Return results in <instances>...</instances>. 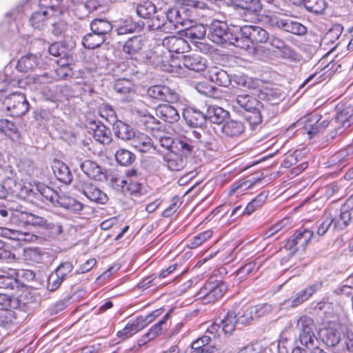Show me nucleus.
Listing matches in <instances>:
<instances>
[{
	"label": "nucleus",
	"mask_w": 353,
	"mask_h": 353,
	"mask_svg": "<svg viewBox=\"0 0 353 353\" xmlns=\"http://www.w3.org/2000/svg\"><path fill=\"white\" fill-rule=\"evenodd\" d=\"M0 235L10 240L17 241H30L32 236L27 232L19 230L9 229L7 228H0Z\"/></svg>",
	"instance_id": "33"
},
{
	"label": "nucleus",
	"mask_w": 353,
	"mask_h": 353,
	"mask_svg": "<svg viewBox=\"0 0 353 353\" xmlns=\"http://www.w3.org/2000/svg\"><path fill=\"white\" fill-rule=\"evenodd\" d=\"M12 193L23 199L31 196L34 197V185L30 183L23 184L21 183L15 182L12 189Z\"/></svg>",
	"instance_id": "38"
},
{
	"label": "nucleus",
	"mask_w": 353,
	"mask_h": 353,
	"mask_svg": "<svg viewBox=\"0 0 353 353\" xmlns=\"http://www.w3.org/2000/svg\"><path fill=\"white\" fill-rule=\"evenodd\" d=\"M106 40L104 36L91 31L83 37L82 45L88 49H95L101 46Z\"/></svg>",
	"instance_id": "32"
},
{
	"label": "nucleus",
	"mask_w": 353,
	"mask_h": 353,
	"mask_svg": "<svg viewBox=\"0 0 353 353\" xmlns=\"http://www.w3.org/2000/svg\"><path fill=\"white\" fill-rule=\"evenodd\" d=\"M89 129L92 131L94 139L102 143L108 144L112 141L110 130L100 121H91L89 122Z\"/></svg>",
	"instance_id": "16"
},
{
	"label": "nucleus",
	"mask_w": 353,
	"mask_h": 353,
	"mask_svg": "<svg viewBox=\"0 0 353 353\" xmlns=\"http://www.w3.org/2000/svg\"><path fill=\"white\" fill-rule=\"evenodd\" d=\"M156 115L168 123H175L180 119L177 110L168 104L159 105L156 109Z\"/></svg>",
	"instance_id": "23"
},
{
	"label": "nucleus",
	"mask_w": 353,
	"mask_h": 353,
	"mask_svg": "<svg viewBox=\"0 0 353 353\" xmlns=\"http://www.w3.org/2000/svg\"><path fill=\"white\" fill-rule=\"evenodd\" d=\"M130 144L138 151L143 153L150 152L156 150V147L154 145V142L152 139L143 133L136 134L130 141Z\"/></svg>",
	"instance_id": "20"
},
{
	"label": "nucleus",
	"mask_w": 353,
	"mask_h": 353,
	"mask_svg": "<svg viewBox=\"0 0 353 353\" xmlns=\"http://www.w3.org/2000/svg\"><path fill=\"white\" fill-rule=\"evenodd\" d=\"M113 132L118 139L124 141H131L136 134L132 126L120 120L115 121L113 124Z\"/></svg>",
	"instance_id": "21"
},
{
	"label": "nucleus",
	"mask_w": 353,
	"mask_h": 353,
	"mask_svg": "<svg viewBox=\"0 0 353 353\" xmlns=\"http://www.w3.org/2000/svg\"><path fill=\"white\" fill-rule=\"evenodd\" d=\"M114 157L117 162L123 166L131 165L136 158L134 153L126 149L118 150L116 152Z\"/></svg>",
	"instance_id": "45"
},
{
	"label": "nucleus",
	"mask_w": 353,
	"mask_h": 353,
	"mask_svg": "<svg viewBox=\"0 0 353 353\" xmlns=\"http://www.w3.org/2000/svg\"><path fill=\"white\" fill-rule=\"evenodd\" d=\"M52 170L57 179L63 183L70 184L72 174L69 168L61 161H56L52 165Z\"/></svg>",
	"instance_id": "28"
},
{
	"label": "nucleus",
	"mask_w": 353,
	"mask_h": 353,
	"mask_svg": "<svg viewBox=\"0 0 353 353\" xmlns=\"http://www.w3.org/2000/svg\"><path fill=\"white\" fill-rule=\"evenodd\" d=\"M310 297V296L305 288L296 293L295 296L286 300L284 305L289 307H296L307 301Z\"/></svg>",
	"instance_id": "51"
},
{
	"label": "nucleus",
	"mask_w": 353,
	"mask_h": 353,
	"mask_svg": "<svg viewBox=\"0 0 353 353\" xmlns=\"http://www.w3.org/2000/svg\"><path fill=\"white\" fill-rule=\"evenodd\" d=\"M147 95L159 101L173 103L178 100V94L166 85H155L147 89Z\"/></svg>",
	"instance_id": "9"
},
{
	"label": "nucleus",
	"mask_w": 353,
	"mask_h": 353,
	"mask_svg": "<svg viewBox=\"0 0 353 353\" xmlns=\"http://www.w3.org/2000/svg\"><path fill=\"white\" fill-rule=\"evenodd\" d=\"M228 45H232L237 48L245 50L248 54H254L256 48L252 44L251 41L248 38L238 37L236 34H233L232 41L229 42Z\"/></svg>",
	"instance_id": "40"
},
{
	"label": "nucleus",
	"mask_w": 353,
	"mask_h": 353,
	"mask_svg": "<svg viewBox=\"0 0 353 353\" xmlns=\"http://www.w3.org/2000/svg\"><path fill=\"white\" fill-rule=\"evenodd\" d=\"M81 189L83 194L91 201L103 204L108 201L107 195L92 183L84 182Z\"/></svg>",
	"instance_id": "18"
},
{
	"label": "nucleus",
	"mask_w": 353,
	"mask_h": 353,
	"mask_svg": "<svg viewBox=\"0 0 353 353\" xmlns=\"http://www.w3.org/2000/svg\"><path fill=\"white\" fill-rule=\"evenodd\" d=\"M205 59L197 54L185 55L183 59V65L189 70L196 72L203 71L205 70Z\"/></svg>",
	"instance_id": "30"
},
{
	"label": "nucleus",
	"mask_w": 353,
	"mask_h": 353,
	"mask_svg": "<svg viewBox=\"0 0 353 353\" xmlns=\"http://www.w3.org/2000/svg\"><path fill=\"white\" fill-rule=\"evenodd\" d=\"M261 178L259 176H250V178L234 183L230 187V192H235L239 189L243 188V190L251 188L256 182L259 181Z\"/></svg>",
	"instance_id": "55"
},
{
	"label": "nucleus",
	"mask_w": 353,
	"mask_h": 353,
	"mask_svg": "<svg viewBox=\"0 0 353 353\" xmlns=\"http://www.w3.org/2000/svg\"><path fill=\"white\" fill-rule=\"evenodd\" d=\"M320 336L323 343L327 346L334 347L341 341V332L333 327L323 328L320 331Z\"/></svg>",
	"instance_id": "29"
},
{
	"label": "nucleus",
	"mask_w": 353,
	"mask_h": 353,
	"mask_svg": "<svg viewBox=\"0 0 353 353\" xmlns=\"http://www.w3.org/2000/svg\"><path fill=\"white\" fill-rule=\"evenodd\" d=\"M233 108L237 112L245 111V119L251 125H256L262 122L266 111L265 105L248 94H236L232 100Z\"/></svg>",
	"instance_id": "2"
},
{
	"label": "nucleus",
	"mask_w": 353,
	"mask_h": 353,
	"mask_svg": "<svg viewBox=\"0 0 353 353\" xmlns=\"http://www.w3.org/2000/svg\"><path fill=\"white\" fill-rule=\"evenodd\" d=\"M325 195L328 199L335 197V200L340 199L344 196L343 188L339 182L332 183L325 188Z\"/></svg>",
	"instance_id": "49"
},
{
	"label": "nucleus",
	"mask_w": 353,
	"mask_h": 353,
	"mask_svg": "<svg viewBox=\"0 0 353 353\" xmlns=\"http://www.w3.org/2000/svg\"><path fill=\"white\" fill-rule=\"evenodd\" d=\"M11 308H0V326L7 327L16 320V313Z\"/></svg>",
	"instance_id": "52"
},
{
	"label": "nucleus",
	"mask_w": 353,
	"mask_h": 353,
	"mask_svg": "<svg viewBox=\"0 0 353 353\" xmlns=\"http://www.w3.org/2000/svg\"><path fill=\"white\" fill-rule=\"evenodd\" d=\"M232 2L241 9L256 13L262 9L260 0H232Z\"/></svg>",
	"instance_id": "41"
},
{
	"label": "nucleus",
	"mask_w": 353,
	"mask_h": 353,
	"mask_svg": "<svg viewBox=\"0 0 353 353\" xmlns=\"http://www.w3.org/2000/svg\"><path fill=\"white\" fill-rule=\"evenodd\" d=\"M155 16L151 18V23L148 25L149 30H159L164 33H171L174 30V25H172L166 19L165 13L161 9L157 10Z\"/></svg>",
	"instance_id": "13"
},
{
	"label": "nucleus",
	"mask_w": 353,
	"mask_h": 353,
	"mask_svg": "<svg viewBox=\"0 0 353 353\" xmlns=\"http://www.w3.org/2000/svg\"><path fill=\"white\" fill-rule=\"evenodd\" d=\"M294 234L298 237L301 251H304L306 245L314 235L313 232L307 229L301 228L296 230Z\"/></svg>",
	"instance_id": "54"
},
{
	"label": "nucleus",
	"mask_w": 353,
	"mask_h": 353,
	"mask_svg": "<svg viewBox=\"0 0 353 353\" xmlns=\"http://www.w3.org/2000/svg\"><path fill=\"white\" fill-rule=\"evenodd\" d=\"M90 28L91 31L96 32L107 39L112 30V25L106 19H94L90 23Z\"/></svg>",
	"instance_id": "31"
},
{
	"label": "nucleus",
	"mask_w": 353,
	"mask_h": 353,
	"mask_svg": "<svg viewBox=\"0 0 353 353\" xmlns=\"http://www.w3.org/2000/svg\"><path fill=\"white\" fill-rule=\"evenodd\" d=\"M183 116L186 123L194 128L201 127L206 121V113L195 108L185 109Z\"/></svg>",
	"instance_id": "19"
},
{
	"label": "nucleus",
	"mask_w": 353,
	"mask_h": 353,
	"mask_svg": "<svg viewBox=\"0 0 353 353\" xmlns=\"http://www.w3.org/2000/svg\"><path fill=\"white\" fill-rule=\"evenodd\" d=\"M3 105L12 117H20L29 110V103L24 94L14 92L6 97Z\"/></svg>",
	"instance_id": "4"
},
{
	"label": "nucleus",
	"mask_w": 353,
	"mask_h": 353,
	"mask_svg": "<svg viewBox=\"0 0 353 353\" xmlns=\"http://www.w3.org/2000/svg\"><path fill=\"white\" fill-rule=\"evenodd\" d=\"M40 10H48L50 15H54L55 12H59V0H39Z\"/></svg>",
	"instance_id": "58"
},
{
	"label": "nucleus",
	"mask_w": 353,
	"mask_h": 353,
	"mask_svg": "<svg viewBox=\"0 0 353 353\" xmlns=\"http://www.w3.org/2000/svg\"><path fill=\"white\" fill-rule=\"evenodd\" d=\"M245 131L243 122L237 120H230L223 123L221 127L223 134L230 138H236L241 136Z\"/></svg>",
	"instance_id": "26"
},
{
	"label": "nucleus",
	"mask_w": 353,
	"mask_h": 353,
	"mask_svg": "<svg viewBox=\"0 0 353 353\" xmlns=\"http://www.w3.org/2000/svg\"><path fill=\"white\" fill-rule=\"evenodd\" d=\"M165 13L166 19L172 25H174V30L179 28V23H181V18H180L179 7L169 8L163 10Z\"/></svg>",
	"instance_id": "53"
},
{
	"label": "nucleus",
	"mask_w": 353,
	"mask_h": 353,
	"mask_svg": "<svg viewBox=\"0 0 353 353\" xmlns=\"http://www.w3.org/2000/svg\"><path fill=\"white\" fill-rule=\"evenodd\" d=\"M206 34V28L204 25L199 23L186 28L184 35L192 42L196 43V40L204 39Z\"/></svg>",
	"instance_id": "35"
},
{
	"label": "nucleus",
	"mask_w": 353,
	"mask_h": 353,
	"mask_svg": "<svg viewBox=\"0 0 353 353\" xmlns=\"http://www.w3.org/2000/svg\"><path fill=\"white\" fill-rule=\"evenodd\" d=\"M63 280L64 279L54 271L48 276L47 288L53 292L60 287Z\"/></svg>",
	"instance_id": "64"
},
{
	"label": "nucleus",
	"mask_w": 353,
	"mask_h": 353,
	"mask_svg": "<svg viewBox=\"0 0 353 353\" xmlns=\"http://www.w3.org/2000/svg\"><path fill=\"white\" fill-rule=\"evenodd\" d=\"M239 30L241 35L248 38L254 46L255 43H265L268 41V32L259 26H243Z\"/></svg>",
	"instance_id": "10"
},
{
	"label": "nucleus",
	"mask_w": 353,
	"mask_h": 353,
	"mask_svg": "<svg viewBox=\"0 0 353 353\" xmlns=\"http://www.w3.org/2000/svg\"><path fill=\"white\" fill-rule=\"evenodd\" d=\"M296 327L299 332L300 343L305 347L312 346L316 340L314 333L313 319L306 316H301L297 321Z\"/></svg>",
	"instance_id": "7"
},
{
	"label": "nucleus",
	"mask_w": 353,
	"mask_h": 353,
	"mask_svg": "<svg viewBox=\"0 0 353 353\" xmlns=\"http://www.w3.org/2000/svg\"><path fill=\"white\" fill-rule=\"evenodd\" d=\"M227 286L223 282L208 281L198 292L204 303H214L223 296Z\"/></svg>",
	"instance_id": "6"
},
{
	"label": "nucleus",
	"mask_w": 353,
	"mask_h": 353,
	"mask_svg": "<svg viewBox=\"0 0 353 353\" xmlns=\"http://www.w3.org/2000/svg\"><path fill=\"white\" fill-rule=\"evenodd\" d=\"M222 325V331L225 334H231L237 325V319L236 311L230 310L224 316V318L221 321Z\"/></svg>",
	"instance_id": "37"
},
{
	"label": "nucleus",
	"mask_w": 353,
	"mask_h": 353,
	"mask_svg": "<svg viewBox=\"0 0 353 353\" xmlns=\"http://www.w3.org/2000/svg\"><path fill=\"white\" fill-rule=\"evenodd\" d=\"M81 170L89 177L94 179H101L102 174L101 168L95 162L85 160L81 163Z\"/></svg>",
	"instance_id": "36"
},
{
	"label": "nucleus",
	"mask_w": 353,
	"mask_h": 353,
	"mask_svg": "<svg viewBox=\"0 0 353 353\" xmlns=\"http://www.w3.org/2000/svg\"><path fill=\"white\" fill-rule=\"evenodd\" d=\"M237 325H245L249 324L255 319L251 307L243 306L237 312H236Z\"/></svg>",
	"instance_id": "44"
},
{
	"label": "nucleus",
	"mask_w": 353,
	"mask_h": 353,
	"mask_svg": "<svg viewBox=\"0 0 353 353\" xmlns=\"http://www.w3.org/2000/svg\"><path fill=\"white\" fill-rule=\"evenodd\" d=\"M163 46L169 52L178 54L183 53L189 48L188 42L183 38L175 36L165 38L163 41Z\"/></svg>",
	"instance_id": "22"
},
{
	"label": "nucleus",
	"mask_w": 353,
	"mask_h": 353,
	"mask_svg": "<svg viewBox=\"0 0 353 353\" xmlns=\"http://www.w3.org/2000/svg\"><path fill=\"white\" fill-rule=\"evenodd\" d=\"M192 134L201 146L210 150H216L219 147V138L210 131L193 130Z\"/></svg>",
	"instance_id": "15"
},
{
	"label": "nucleus",
	"mask_w": 353,
	"mask_h": 353,
	"mask_svg": "<svg viewBox=\"0 0 353 353\" xmlns=\"http://www.w3.org/2000/svg\"><path fill=\"white\" fill-rule=\"evenodd\" d=\"M234 32L230 29L226 23L214 20L209 26L208 37L214 43L226 46L232 41Z\"/></svg>",
	"instance_id": "3"
},
{
	"label": "nucleus",
	"mask_w": 353,
	"mask_h": 353,
	"mask_svg": "<svg viewBox=\"0 0 353 353\" xmlns=\"http://www.w3.org/2000/svg\"><path fill=\"white\" fill-rule=\"evenodd\" d=\"M210 78L212 82L220 86L227 87L231 83L228 73L220 69H214L210 71Z\"/></svg>",
	"instance_id": "39"
},
{
	"label": "nucleus",
	"mask_w": 353,
	"mask_h": 353,
	"mask_svg": "<svg viewBox=\"0 0 353 353\" xmlns=\"http://www.w3.org/2000/svg\"><path fill=\"white\" fill-rule=\"evenodd\" d=\"M169 318V314L167 313L163 316V319L154 325L150 330L143 335L138 341V345L142 346L153 339H154L161 331L166 327L167 320Z\"/></svg>",
	"instance_id": "24"
},
{
	"label": "nucleus",
	"mask_w": 353,
	"mask_h": 353,
	"mask_svg": "<svg viewBox=\"0 0 353 353\" xmlns=\"http://www.w3.org/2000/svg\"><path fill=\"white\" fill-rule=\"evenodd\" d=\"M261 178L259 176H250V178L234 183L230 187V192H235L239 189L243 188V190L251 188L256 182L259 181Z\"/></svg>",
	"instance_id": "57"
},
{
	"label": "nucleus",
	"mask_w": 353,
	"mask_h": 353,
	"mask_svg": "<svg viewBox=\"0 0 353 353\" xmlns=\"http://www.w3.org/2000/svg\"><path fill=\"white\" fill-rule=\"evenodd\" d=\"M39 63V57L30 53L20 58L18 61L17 68L21 72H28L37 68Z\"/></svg>",
	"instance_id": "27"
},
{
	"label": "nucleus",
	"mask_w": 353,
	"mask_h": 353,
	"mask_svg": "<svg viewBox=\"0 0 353 353\" xmlns=\"http://www.w3.org/2000/svg\"><path fill=\"white\" fill-rule=\"evenodd\" d=\"M212 235L211 230H206L194 236L188 244L191 249H194L201 245L203 242L210 239Z\"/></svg>",
	"instance_id": "61"
},
{
	"label": "nucleus",
	"mask_w": 353,
	"mask_h": 353,
	"mask_svg": "<svg viewBox=\"0 0 353 353\" xmlns=\"http://www.w3.org/2000/svg\"><path fill=\"white\" fill-rule=\"evenodd\" d=\"M334 229L343 230L353 221V201H347L341 205L339 214L334 217Z\"/></svg>",
	"instance_id": "14"
},
{
	"label": "nucleus",
	"mask_w": 353,
	"mask_h": 353,
	"mask_svg": "<svg viewBox=\"0 0 353 353\" xmlns=\"http://www.w3.org/2000/svg\"><path fill=\"white\" fill-rule=\"evenodd\" d=\"M125 189V193H129L134 196L142 194L144 191L143 183L137 181L132 179H129L128 186H126Z\"/></svg>",
	"instance_id": "60"
},
{
	"label": "nucleus",
	"mask_w": 353,
	"mask_h": 353,
	"mask_svg": "<svg viewBox=\"0 0 353 353\" xmlns=\"http://www.w3.org/2000/svg\"><path fill=\"white\" fill-rule=\"evenodd\" d=\"M343 28L341 25H335L325 34L324 41L325 43H334L342 34Z\"/></svg>",
	"instance_id": "59"
},
{
	"label": "nucleus",
	"mask_w": 353,
	"mask_h": 353,
	"mask_svg": "<svg viewBox=\"0 0 353 353\" xmlns=\"http://www.w3.org/2000/svg\"><path fill=\"white\" fill-rule=\"evenodd\" d=\"M179 151H172L164 155L165 165L171 171H181L187 165V157L185 154L178 153Z\"/></svg>",
	"instance_id": "17"
},
{
	"label": "nucleus",
	"mask_w": 353,
	"mask_h": 353,
	"mask_svg": "<svg viewBox=\"0 0 353 353\" xmlns=\"http://www.w3.org/2000/svg\"><path fill=\"white\" fill-rule=\"evenodd\" d=\"M36 299L30 294H26L23 299H19V298L12 296L11 295L0 293V305L2 308H11L18 309L21 307V302L23 305L31 306L32 304L35 303Z\"/></svg>",
	"instance_id": "11"
},
{
	"label": "nucleus",
	"mask_w": 353,
	"mask_h": 353,
	"mask_svg": "<svg viewBox=\"0 0 353 353\" xmlns=\"http://www.w3.org/2000/svg\"><path fill=\"white\" fill-rule=\"evenodd\" d=\"M49 53L60 59L68 60L71 55L66 46L60 42H54L48 47Z\"/></svg>",
	"instance_id": "43"
},
{
	"label": "nucleus",
	"mask_w": 353,
	"mask_h": 353,
	"mask_svg": "<svg viewBox=\"0 0 353 353\" xmlns=\"http://www.w3.org/2000/svg\"><path fill=\"white\" fill-rule=\"evenodd\" d=\"M50 16L51 15L48 10H40L32 14L30 21L32 27L39 29L44 26L46 19Z\"/></svg>",
	"instance_id": "48"
},
{
	"label": "nucleus",
	"mask_w": 353,
	"mask_h": 353,
	"mask_svg": "<svg viewBox=\"0 0 353 353\" xmlns=\"http://www.w3.org/2000/svg\"><path fill=\"white\" fill-rule=\"evenodd\" d=\"M261 178L259 176H250V178L234 183L230 187V192H235L239 189L243 188V190L251 188L256 182L259 181Z\"/></svg>",
	"instance_id": "56"
},
{
	"label": "nucleus",
	"mask_w": 353,
	"mask_h": 353,
	"mask_svg": "<svg viewBox=\"0 0 353 353\" xmlns=\"http://www.w3.org/2000/svg\"><path fill=\"white\" fill-rule=\"evenodd\" d=\"M18 280L12 275H0V288L13 290L18 288Z\"/></svg>",
	"instance_id": "62"
},
{
	"label": "nucleus",
	"mask_w": 353,
	"mask_h": 353,
	"mask_svg": "<svg viewBox=\"0 0 353 353\" xmlns=\"http://www.w3.org/2000/svg\"><path fill=\"white\" fill-rule=\"evenodd\" d=\"M353 110L350 108H346L335 117L336 125L326 137L327 141L331 142L339 136L343 134L345 131L351 126L353 123Z\"/></svg>",
	"instance_id": "5"
},
{
	"label": "nucleus",
	"mask_w": 353,
	"mask_h": 353,
	"mask_svg": "<svg viewBox=\"0 0 353 353\" xmlns=\"http://www.w3.org/2000/svg\"><path fill=\"white\" fill-rule=\"evenodd\" d=\"M157 8L155 5L149 1H145L137 5L136 12L141 18L150 19L155 14Z\"/></svg>",
	"instance_id": "42"
},
{
	"label": "nucleus",
	"mask_w": 353,
	"mask_h": 353,
	"mask_svg": "<svg viewBox=\"0 0 353 353\" xmlns=\"http://www.w3.org/2000/svg\"><path fill=\"white\" fill-rule=\"evenodd\" d=\"M133 83L128 79H117L114 84V90L121 95L130 94L132 92Z\"/></svg>",
	"instance_id": "50"
},
{
	"label": "nucleus",
	"mask_w": 353,
	"mask_h": 353,
	"mask_svg": "<svg viewBox=\"0 0 353 353\" xmlns=\"http://www.w3.org/2000/svg\"><path fill=\"white\" fill-rule=\"evenodd\" d=\"M34 197L42 201L49 202L54 206L61 207L70 212L77 213L82 210L83 205L72 196L60 195L52 188L43 183L34 185Z\"/></svg>",
	"instance_id": "1"
},
{
	"label": "nucleus",
	"mask_w": 353,
	"mask_h": 353,
	"mask_svg": "<svg viewBox=\"0 0 353 353\" xmlns=\"http://www.w3.org/2000/svg\"><path fill=\"white\" fill-rule=\"evenodd\" d=\"M159 142L162 148L172 152V151H181L183 154L190 153L192 146L185 141L179 139H173L169 136L161 137Z\"/></svg>",
	"instance_id": "12"
},
{
	"label": "nucleus",
	"mask_w": 353,
	"mask_h": 353,
	"mask_svg": "<svg viewBox=\"0 0 353 353\" xmlns=\"http://www.w3.org/2000/svg\"><path fill=\"white\" fill-rule=\"evenodd\" d=\"M204 5L205 3L201 1L188 0L186 4L179 6L180 12L191 19L194 16L196 8H203Z\"/></svg>",
	"instance_id": "47"
},
{
	"label": "nucleus",
	"mask_w": 353,
	"mask_h": 353,
	"mask_svg": "<svg viewBox=\"0 0 353 353\" xmlns=\"http://www.w3.org/2000/svg\"><path fill=\"white\" fill-rule=\"evenodd\" d=\"M332 225H333V227L334 228V219L333 218V216L330 214H325L321 223L318 226L316 232L317 234L319 236H323Z\"/></svg>",
	"instance_id": "63"
},
{
	"label": "nucleus",
	"mask_w": 353,
	"mask_h": 353,
	"mask_svg": "<svg viewBox=\"0 0 353 353\" xmlns=\"http://www.w3.org/2000/svg\"><path fill=\"white\" fill-rule=\"evenodd\" d=\"M228 112L219 106H210L206 112V120L213 123L220 124L228 117Z\"/></svg>",
	"instance_id": "34"
},
{
	"label": "nucleus",
	"mask_w": 353,
	"mask_h": 353,
	"mask_svg": "<svg viewBox=\"0 0 353 353\" xmlns=\"http://www.w3.org/2000/svg\"><path fill=\"white\" fill-rule=\"evenodd\" d=\"M305 9L314 14H322L327 6L325 0H304L302 3Z\"/></svg>",
	"instance_id": "46"
},
{
	"label": "nucleus",
	"mask_w": 353,
	"mask_h": 353,
	"mask_svg": "<svg viewBox=\"0 0 353 353\" xmlns=\"http://www.w3.org/2000/svg\"><path fill=\"white\" fill-rule=\"evenodd\" d=\"M300 121L301 123H305V130L310 139L325 130L330 124L327 119H323V117L318 113L311 114L307 116L304 120L301 119Z\"/></svg>",
	"instance_id": "8"
},
{
	"label": "nucleus",
	"mask_w": 353,
	"mask_h": 353,
	"mask_svg": "<svg viewBox=\"0 0 353 353\" xmlns=\"http://www.w3.org/2000/svg\"><path fill=\"white\" fill-rule=\"evenodd\" d=\"M144 40L140 36H134L127 40L123 46V51L128 58H135L142 50Z\"/></svg>",
	"instance_id": "25"
}]
</instances>
